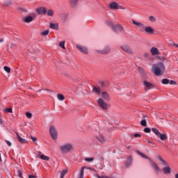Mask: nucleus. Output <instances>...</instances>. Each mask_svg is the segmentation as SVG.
<instances>
[{
    "label": "nucleus",
    "instance_id": "obj_1",
    "mask_svg": "<svg viewBox=\"0 0 178 178\" xmlns=\"http://www.w3.org/2000/svg\"><path fill=\"white\" fill-rule=\"evenodd\" d=\"M152 72L155 76H162L165 73V65L162 62L157 63L152 65Z\"/></svg>",
    "mask_w": 178,
    "mask_h": 178
},
{
    "label": "nucleus",
    "instance_id": "obj_2",
    "mask_svg": "<svg viewBox=\"0 0 178 178\" xmlns=\"http://www.w3.org/2000/svg\"><path fill=\"white\" fill-rule=\"evenodd\" d=\"M61 154H69L70 151L73 150V145L72 143H65L60 147Z\"/></svg>",
    "mask_w": 178,
    "mask_h": 178
},
{
    "label": "nucleus",
    "instance_id": "obj_3",
    "mask_svg": "<svg viewBox=\"0 0 178 178\" xmlns=\"http://www.w3.org/2000/svg\"><path fill=\"white\" fill-rule=\"evenodd\" d=\"M143 87L145 91H149V90H152V88H155V84L145 80L143 81Z\"/></svg>",
    "mask_w": 178,
    "mask_h": 178
},
{
    "label": "nucleus",
    "instance_id": "obj_4",
    "mask_svg": "<svg viewBox=\"0 0 178 178\" xmlns=\"http://www.w3.org/2000/svg\"><path fill=\"white\" fill-rule=\"evenodd\" d=\"M49 133L53 140H58V131L54 126H51L49 129Z\"/></svg>",
    "mask_w": 178,
    "mask_h": 178
},
{
    "label": "nucleus",
    "instance_id": "obj_5",
    "mask_svg": "<svg viewBox=\"0 0 178 178\" xmlns=\"http://www.w3.org/2000/svg\"><path fill=\"white\" fill-rule=\"evenodd\" d=\"M120 48L124 51V52H126V54H128L129 55H133V54H134L133 49L127 44L121 45Z\"/></svg>",
    "mask_w": 178,
    "mask_h": 178
},
{
    "label": "nucleus",
    "instance_id": "obj_6",
    "mask_svg": "<svg viewBox=\"0 0 178 178\" xmlns=\"http://www.w3.org/2000/svg\"><path fill=\"white\" fill-rule=\"evenodd\" d=\"M97 104L99 106L102 108V109H104V111H106V109H108V104L106 102H105V100H104V99L99 98L97 100Z\"/></svg>",
    "mask_w": 178,
    "mask_h": 178
},
{
    "label": "nucleus",
    "instance_id": "obj_7",
    "mask_svg": "<svg viewBox=\"0 0 178 178\" xmlns=\"http://www.w3.org/2000/svg\"><path fill=\"white\" fill-rule=\"evenodd\" d=\"M97 52L101 55H109L111 54V46H106L103 50H98Z\"/></svg>",
    "mask_w": 178,
    "mask_h": 178
},
{
    "label": "nucleus",
    "instance_id": "obj_8",
    "mask_svg": "<svg viewBox=\"0 0 178 178\" xmlns=\"http://www.w3.org/2000/svg\"><path fill=\"white\" fill-rule=\"evenodd\" d=\"M76 47L77 48V49H79V51H80V52H81L82 54H88V49H87V47H84V46H81L79 44H77L76 46Z\"/></svg>",
    "mask_w": 178,
    "mask_h": 178
},
{
    "label": "nucleus",
    "instance_id": "obj_9",
    "mask_svg": "<svg viewBox=\"0 0 178 178\" xmlns=\"http://www.w3.org/2000/svg\"><path fill=\"white\" fill-rule=\"evenodd\" d=\"M113 31L116 33H119V31H123V26L120 24L114 25L113 26Z\"/></svg>",
    "mask_w": 178,
    "mask_h": 178
},
{
    "label": "nucleus",
    "instance_id": "obj_10",
    "mask_svg": "<svg viewBox=\"0 0 178 178\" xmlns=\"http://www.w3.org/2000/svg\"><path fill=\"white\" fill-rule=\"evenodd\" d=\"M95 138L98 141V143L101 144H105V143H106V139H105V137L102 135H99L96 136Z\"/></svg>",
    "mask_w": 178,
    "mask_h": 178
},
{
    "label": "nucleus",
    "instance_id": "obj_11",
    "mask_svg": "<svg viewBox=\"0 0 178 178\" xmlns=\"http://www.w3.org/2000/svg\"><path fill=\"white\" fill-rule=\"evenodd\" d=\"M38 15H47V8L45 7H40L36 9Z\"/></svg>",
    "mask_w": 178,
    "mask_h": 178
},
{
    "label": "nucleus",
    "instance_id": "obj_12",
    "mask_svg": "<svg viewBox=\"0 0 178 178\" xmlns=\"http://www.w3.org/2000/svg\"><path fill=\"white\" fill-rule=\"evenodd\" d=\"M84 169H90V170H95L94 168L82 167L79 172V177L78 178H84Z\"/></svg>",
    "mask_w": 178,
    "mask_h": 178
},
{
    "label": "nucleus",
    "instance_id": "obj_13",
    "mask_svg": "<svg viewBox=\"0 0 178 178\" xmlns=\"http://www.w3.org/2000/svg\"><path fill=\"white\" fill-rule=\"evenodd\" d=\"M102 98H104V99H105V101H107V102H109V101H111V97H109V94H108V92H103L102 93Z\"/></svg>",
    "mask_w": 178,
    "mask_h": 178
},
{
    "label": "nucleus",
    "instance_id": "obj_14",
    "mask_svg": "<svg viewBox=\"0 0 178 178\" xmlns=\"http://www.w3.org/2000/svg\"><path fill=\"white\" fill-rule=\"evenodd\" d=\"M16 136H17V138L19 143H21L22 144H26L27 140L22 138V136H20V135H19L18 133H16Z\"/></svg>",
    "mask_w": 178,
    "mask_h": 178
},
{
    "label": "nucleus",
    "instance_id": "obj_15",
    "mask_svg": "<svg viewBox=\"0 0 178 178\" xmlns=\"http://www.w3.org/2000/svg\"><path fill=\"white\" fill-rule=\"evenodd\" d=\"M150 165L151 166H152L155 172H161V169H159V167L158 166V164H156V163H155L154 161H151Z\"/></svg>",
    "mask_w": 178,
    "mask_h": 178
},
{
    "label": "nucleus",
    "instance_id": "obj_16",
    "mask_svg": "<svg viewBox=\"0 0 178 178\" xmlns=\"http://www.w3.org/2000/svg\"><path fill=\"white\" fill-rule=\"evenodd\" d=\"M150 52H151L152 55H159V54H160L159 50L156 47H152L150 49Z\"/></svg>",
    "mask_w": 178,
    "mask_h": 178
},
{
    "label": "nucleus",
    "instance_id": "obj_17",
    "mask_svg": "<svg viewBox=\"0 0 178 178\" xmlns=\"http://www.w3.org/2000/svg\"><path fill=\"white\" fill-rule=\"evenodd\" d=\"M131 163H133V158L131 156L129 157L127 161L125 162L126 168H129L131 166Z\"/></svg>",
    "mask_w": 178,
    "mask_h": 178
},
{
    "label": "nucleus",
    "instance_id": "obj_18",
    "mask_svg": "<svg viewBox=\"0 0 178 178\" xmlns=\"http://www.w3.org/2000/svg\"><path fill=\"white\" fill-rule=\"evenodd\" d=\"M145 31L147 34H154V29L151 26H147L145 28Z\"/></svg>",
    "mask_w": 178,
    "mask_h": 178
},
{
    "label": "nucleus",
    "instance_id": "obj_19",
    "mask_svg": "<svg viewBox=\"0 0 178 178\" xmlns=\"http://www.w3.org/2000/svg\"><path fill=\"white\" fill-rule=\"evenodd\" d=\"M92 91H93L94 94H97L98 95H99V94H101V88L99 87L93 86Z\"/></svg>",
    "mask_w": 178,
    "mask_h": 178
},
{
    "label": "nucleus",
    "instance_id": "obj_20",
    "mask_svg": "<svg viewBox=\"0 0 178 178\" xmlns=\"http://www.w3.org/2000/svg\"><path fill=\"white\" fill-rule=\"evenodd\" d=\"M163 172L165 175H169L171 172L170 167L165 165V167L163 168Z\"/></svg>",
    "mask_w": 178,
    "mask_h": 178
},
{
    "label": "nucleus",
    "instance_id": "obj_21",
    "mask_svg": "<svg viewBox=\"0 0 178 178\" xmlns=\"http://www.w3.org/2000/svg\"><path fill=\"white\" fill-rule=\"evenodd\" d=\"M145 118H147V116L143 115V120L140 121V125L143 127H147V120H145Z\"/></svg>",
    "mask_w": 178,
    "mask_h": 178
},
{
    "label": "nucleus",
    "instance_id": "obj_22",
    "mask_svg": "<svg viewBox=\"0 0 178 178\" xmlns=\"http://www.w3.org/2000/svg\"><path fill=\"white\" fill-rule=\"evenodd\" d=\"M50 29H52L53 30H58L59 29V24H54L50 23Z\"/></svg>",
    "mask_w": 178,
    "mask_h": 178
},
{
    "label": "nucleus",
    "instance_id": "obj_23",
    "mask_svg": "<svg viewBox=\"0 0 178 178\" xmlns=\"http://www.w3.org/2000/svg\"><path fill=\"white\" fill-rule=\"evenodd\" d=\"M110 8L111 9H118V8H119V6L118 5V3H116V2H111L110 3Z\"/></svg>",
    "mask_w": 178,
    "mask_h": 178
},
{
    "label": "nucleus",
    "instance_id": "obj_24",
    "mask_svg": "<svg viewBox=\"0 0 178 178\" xmlns=\"http://www.w3.org/2000/svg\"><path fill=\"white\" fill-rule=\"evenodd\" d=\"M33 17H31V16H28V17H26L25 18H24V22H25V23H31V22H33Z\"/></svg>",
    "mask_w": 178,
    "mask_h": 178
},
{
    "label": "nucleus",
    "instance_id": "obj_25",
    "mask_svg": "<svg viewBox=\"0 0 178 178\" xmlns=\"http://www.w3.org/2000/svg\"><path fill=\"white\" fill-rule=\"evenodd\" d=\"M158 159L160 161V162H161L163 166H168V163L165 160H163V159H162V156H159Z\"/></svg>",
    "mask_w": 178,
    "mask_h": 178
},
{
    "label": "nucleus",
    "instance_id": "obj_26",
    "mask_svg": "<svg viewBox=\"0 0 178 178\" xmlns=\"http://www.w3.org/2000/svg\"><path fill=\"white\" fill-rule=\"evenodd\" d=\"M161 140V141H165V140H168V136H166L164 134H160L158 136Z\"/></svg>",
    "mask_w": 178,
    "mask_h": 178
},
{
    "label": "nucleus",
    "instance_id": "obj_27",
    "mask_svg": "<svg viewBox=\"0 0 178 178\" xmlns=\"http://www.w3.org/2000/svg\"><path fill=\"white\" fill-rule=\"evenodd\" d=\"M13 3L12 0H6V2L3 4V6H10Z\"/></svg>",
    "mask_w": 178,
    "mask_h": 178
},
{
    "label": "nucleus",
    "instance_id": "obj_28",
    "mask_svg": "<svg viewBox=\"0 0 178 178\" xmlns=\"http://www.w3.org/2000/svg\"><path fill=\"white\" fill-rule=\"evenodd\" d=\"M133 24H135V26H137L138 27H143L144 26V24L140 22H137L135 20H132Z\"/></svg>",
    "mask_w": 178,
    "mask_h": 178
},
{
    "label": "nucleus",
    "instance_id": "obj_29",
    "mask_svg": "<svg viewBox=\"0 0 178 178\" xmlns=\"http://www.w3.org/2000/svg\"><path fill=\"white\" fill-rule=\"evenodd\" d=\"M152 131H153V133H154L157 137H159V136L161 134L159 130H158L156 128H152Z\"/></svg>",
    "mask_w": 178,
    "mask_h": 178
},
{
    "label": "nucleus",
    "instance_id": "obj_30",
    "mask_svg": "<svg viewBox=\"0 0 178 178\" xmlns=\"http://www.w3.org/2000/svg\"><path fill=\"white\" fill-rule=\"evenodd\" d=\"M137 152V154H138V155H140V156H142V158H145V159H149V158L148 157V156H147L145 154H144L143 153H141V152H140V151H137L136 152Z\"/></svg>",
    "mask_w": 178,
    "mask_h": 178
},
{
    "label": "nucleus",
    "instance_id": "obj_31",
    "mask_svg": "<svg viewBox=\"0 0 178 178\" xmlns=\"http://www.w3.org/2000/svg\"><path fill=\"white\" fill-rule=\"evenodd\" d=\"M57 98L59 99V101H65V96H63L62 94H58Z\"/></svg>",
    "mask_w": 178,
    "mask_h": 178
},
{
    "label": "nucleus",
    "instance_id": "obj_32",
    "mask_svg": "<svg viewBox=\"0 0 178 178\" xmlns=\"http://www.w3.org/2000/svg\"><path fill=\"white\" fill-rule=\"evenodd\" d=\"M46 13L47 14L48 16L52 17V16H54V12L52 10V9H49V10H47Z\"/></svg>",
    "mask_w": 178,
    "mask_h": 178
},
{
    "label": "nucleus",
    "instance_id": "obj_33",
    "mask_svg": "<svg viewBox=\"0 0 178 178\" xmlns=\"http://www.w3.org/2000/svg\"><path fill=\"white\" fill-rule=\"evenodd\" d=\"M67 173V170H63V171H61L60 178H64L65 176H66Z\"/></svg>",
    "mask_w": 178,
    "mask_h": 178
},
{
    "label": "nucleus",
    "instance_id": "obj_34",
    "mask_svg": "<svg viewBox=\"0 0 178 178\" xmlns=\"http://www.w3.org/2000/svg\"><path fill=\"white\" fill-rule=\"evenodd\" d=\"M70 3L72 6H76L79 3V0H70Z\"/></svg>",
    "mask_w": 178,
    "mask_h": 178
},
{
    "label": "nucleus",
    "instance_id": "obj_35",
    "mask_svg": "<svg viewBox=\"0 0 178 178\" xmlns=\"http://www.w3.org/2000/svg\"><path fill=\"white\" fill-rule=\"evenodd\" d=\"M85 161L86 162H88L89 163H90L91 162H94V157H91V158L86 157Z\"/></svg>",
    "mask_w": 178,
    "mask_h": 178
},
{
    "label": "nucleus",
    "instance_id": "obj_36",
    "mask_svg": "<svg viewBox=\"0 0 178 178\" xmlns=\"http://www.w3.org/2000/svg\"><path fill=\"white\" fill-rule=\"evenodd\" d=\"M40 159H43V161H49V158L47 156H45L44 154H42L40 156Z\"/></svg>",
    "mask_w": 178,
    "mask_h": 178
},
{
    "label": "nucleus",
    "instance_id": "obj_37",
    "mask_svg": "<svg viewBox=\"0 0 178 178\" xmlns=\"http://www.w3.org/2000/svg\"><path fill=\"white\" fill-rule=\"evenodd\" d=\"M138 29L139 31H141L142 33H144V31H145V27L143 24V26H139L137 28Z\"/></svg>",
    "mask_w": 178,
    "mask_h": 178
},
{
    "label": "nucleus",
    "instance_id": "obj_38",
    "mask_svg": "<svg viewBox=\"0 0 178 178\" xmlns=\"http://www.w3.org/2000/svg\"><path fill=\"white\" fill-rule=\"evenodd\" d=\"M59 47L60 48H63V49H66V47H65V41H62L59 43Z\"/></svg>",
    "mask_w": 178,
    "mask_h": 178
},
{
    "label": "nucleus",
    "instance_id": "obj_39",
    "mask_svg": "<svg viewBox=\"0 0 178 178\" xmlns=\"http://www.w3.org/2000/svg\"><path fill=\"white\" fill-rule=\"evenodd\" d=\"M149 19L150 20V22H152L153 23H155V22H156V19L154 18V16L149 17Z\"/></svg>",
    "mask_w": 178,
    "mask_h": 178
},
{
    "label": "nucleus",
    "instance_id": "obj_40",
    "mask_svg": "<svg viewBox=\"0 0 178 178\" xmlns=\"http://www.w3.org/2000/svg\"><path fill=\"white\" fill-rule=\"evenodd\" d=\"M162 84H169V79H163V80H162Z\"/></svg>",
    "mask_w": 178,
    "mask_h": 178
},
{
    "label": "nucleus",
    "instance_id": "obj_41",
    "mask_svg": "<svg viewBox=\"0 0 178 178\" xmlns=\"http://www.w3.org/2000/svg\"><path fill=\"white\" fill-rule=\"evenodd\" d=\"M147 144H149L150 147H152V148H156V146H154V143H152L151 140H147Z\"/></svg>",
    "mask_w": 178,
    "mask_h": 178
},
{
    "label": "nucleus",
    "instance_id": "obj_42",
    "mask_svg": "<svg viewBox=\"0 0 178 178\" xmlns=\"http://www.w3.org/2000/svg\"><path fill=\"white\" fill-rule=\"evenodd\" d=\"M106 24H108V26H111L112 27V29H113V22H112L111 21H106Z\"/></svg>",
    "mask_w": 178,
    "mask_h": 178
},
{
    "label": "nucleus",
    "instance_id": "obj_43",
    "mask_svg": "<svg viewBox=\"0 0 178 178\" xmlns=\"http://www.w3.org/2000/svg\"><path fill=\"white\" fill-rule=\"evenodd\" d=\"M42 35H48L49 34V30H46L41 33Z\"/></svg>",
    "mask_w": 178,
    "mask_h": 178
},
{
    "label": "nucleus",
    "instance_id": "obj_44",
    "mask_svg": "<svg viewBox=\"0 0 178 178\" xmlns=\"http://www.w3.org/2000/svg\"><path fill=\"white\" fill-rule=\"evenodd\" d=\"M95 176H96V177H98V178H115L113 177H106V176L99 177V175L97 174H96Z\"/></svg>",
    "mask_w": 178,
    "mask_h": 178
},
{
    "label": "nucleus",
    "instance_id": "obj_45",
    "mask_svg": "<svg viewBox=\"0 0 178 178\" xmlns=\"http://www.w3.org/2000/svg\"><path fill=\"white\" fill-rule=\"evenodd\" d=\"M26 116L28 119H31V118H33V114H31V113H26Z\"/></svg>",
    "mask_w": 178,
    "mask_h": 178
},
{
    "label": "nucleus",
    "instance_id": "obj_46",
    "mask_svg": "<svg viewBox=\"0 0 178 178\" xmlns=\"http://www.w3.org/2000/svg\"><path fill=\"white\" fill-rule=\"evenodd\" d=\"M4 70L5 72H6L7 73H10V68L8 66H5L4 67Z\"/></svg>",
    "mask_w": 178,
    "mask_h": 178
},
{
    "label": "nucleus",
    "instance_id": "obj_47",
    "mask_svg": "<svg viewBox=\"0 0 178 178\" xmlns=\"http://www.w3.org/2000/svg\"><path fill=\"white\" fill-rule=\"evenodd\" d=\"M144 132L145 133H151V129H149V127H146L144 129Z\"/></svg>",
    "mask_w": 178,
    "mask_h": 178
},
{
    "label": "nucleus",
    "instance_id": "obj_48",
    "mask_svg": "<svg viewBox=\"0 0 178 178\" xmlns=\"http://www.w3.org/2000/svg\"><path fill=\"white\" fill-rule=\"evenodd\" d=\"M170 47H175V48H178V44H176L175 42L170 43Z\"/></svg>",
    "mask_w": 178,
    "mask_h": 178
},
{
    "label": "nucleus",
    "instance_id": "obj_49",
    "mask_svg": "<svg viewBox=\"0 0 178 178\" xmlns=\"http://www.w3.org/2000/svg\"><path fill=\"white\" fill-rule=\"evenodd\" d=\"M4 112H8L9 113H12V108H6L4 109Z\"/></svg>",
    "mask_w": 178,
    "mask_h": 178
},
{
    "label": "nucleus",
    "instance_id": "obj_50",
    "mask_svg": "<svg viewBox=\"0 0 178 178\" xmlns=\"http://www.w3.org/2000/svg\"><path fill=\"white\" fill-rule=\"evenodd\" d=\"M7 145H8V147H12V143H10V141L8 140H5Z\"/></svg>",
    "mask_w": 178,
    "mask_h": 178
},
{
    "label": "nucleus",
    "instance_id": "obj_51",
    "mask_svg": "<svg viewBox=\"0 0 178 178\" xmlns=\"http://www.w3.org/2000/svg\"><path fill=\"white\" fill-rule=\"evenodd\" d=\"M169 84H170L171 86H175L176 85V81H169Z\"/></svg>",
    "mask_w": 178,
    "mask_h": 178
},
{
    "label": "nucleus",
    "instance_id": "obj_52",
    "mask_svg": "<svg viewBox=\"0 0 178 178\" xmlns=\"http://www.w3.org/2000/svg\"><path fill=\"white\" fill-rule=\"evenodd\" d=\"M134 137H135V138H137L138 137L140 138V137H141V134H135L134 135Z\"/></svg>",
    "mask_w": 178,
    "mask_h": 178
},
{
    "label": "nucleus",
    "instance_id": "obj_53",
    "mask_svg": "<svg viewBox=\"0 0 178 178\" xmlns=\"http://www.w3.org/2000/svg\"><path fill=\"white\" fill-rule=\"evenodd\" d=\"M18 176H19V177H22V171L18 170Z\"/></svg>",
    "mask_w": 178,
    "mask_h": 178
},
{
    "label": "nucleus",
    "instance_id": "obj_54",
    "mask_svg": "<svg viewBox=\"0 0 178 178\" xmlns=\"http://www.w3.org/2000/svg\"><path fill=\"white\" fill-rule=\"evenodd\" d=\"M31 140L33 141V143H35L37 138L31 136Z\"/></svg>",
    "mask_w": 178,
    "mask_h": 178
},
{
    "label": "nucleus",
    "instance_id": "obj_55",
    "mask_svg": "<svg viewBox=\"0 0 178 178\" xmlns=\"http://www.w3.org/2000/svg\"><path fill=\"white\" fill-rule=\"evenodd\" d=\"M118 9H122V10H125L126 8H124V7H122L120 6H118Z\"/></svg>",
    "mask_w": 178,
    "mask_h": 178
},
{
    "label": "nucleus",
    "instance_id": "obj_56",
    "mask_svg": "<svg viewBox=\"0 0 178 178\" xmlns=\"http://www.w3.org/2000/svg\"><path fill=\"white\" fill-rule=\"evenodd\" d=\"M100 84H101L102 87H104L105 83L104 81H101Z\"/></svg>",
    "mask_w": 178,
    "mask_h": 178
},
{
    "label": "nucleus",
    "instance_id": "obj_57",
    "mask_svg": "<svg viewBox=\"0 0 178 178\" xmlns=\"http://www.w3.org/2000/svg\"><path fill=\"white\" fill-rule=\"evenodd\" d=\"M29 178H35V176H34V175H29Z\"/></svg>",
    "mask_w": 178,
    "mask_h": 178
},
{
    "label": "nucleus",
    "instance_id": "obj_58",
    "mask_svg": "<svg viewBox=\"0 0 178 178\" xmlns=\"http://www.w3.org/2000/svg\"><path fill=\"white\" fill-rule=\"evenodd\" d=\"M138 70L140 73L143 72V68H138Z\"/></svg>",
    "mask_w": 178,
    "mask_h": 178
},
{
    "label": "nucleus",
    "instance_id": "obj_59",
    "mask_svg": "<svg viewBox=\"0 0 178 178\" xmlns=\"http://www.w3.org/2000/svg\"><path fill=\"white\" fill-rule=\"evenodd\" d=\"M126 148L127 149H130V148H131V146H127Z\"/></svg>",
    "mask_w": 178,
    "mask_h": 178
},
{
    "label": "nucleus",
    "instance_id": "obj_60",
    "mask_svg": "<svg viewBox=\"0 0 178 178\" xmlns=\"http://www.w3.org/2000/svg\"><path fill=\"white\" fill-rule=\"evenodd\" d=\"M175 178H178V173H177V174L175 175Z\"/></svg>",
    "mask_w": 178,
    "mask_h": 178
},
{
    "label": "nucleus",
    "instance_id": "obj_61",
    "mask_svg": "<svg viewBox=\"0 0 178 178\" xmlns=\"http://www.w3.org/2000/svg\"><path fill=\"white\" fill-rule=\"evenodd\" d=\"M0 124H2V119L0 118Z\"/></svg>",
    "mask_w": 178,
    "mask_h": 178
},
{
    "label": "nucleus",
    "instance_id": "obj_62",
    "mask_svg": "<svg viewBox=\"0 0 178 178\" xmlns=\"http://www.w3.org/2000/svg\"><path fill=\"white\" fill-rule=\"evenodd\" d=\"M0 162H2V158L0 156Z\"/></svg>",
    "mask_w": 178,
    "mask_h": 178
},
{
    "label": "nucleus",
    "instance_id": "obj_63",
    "mask_svg": "<svg viewBox=\"0 0 178 178\" xmlns=\"http://www.w3.org/2000/svg\"><path fill=\"white\" fill-rule=\"evenodd\" d=\"M3 41V40H2V39H1V40H0V42H2Z\"/></svg>",
    "mask_w": 178,
    "mask_h": 178
},
{
    "label": "nucleus",
    "instance_id": "obj_64",
    "mask_svg": "<svg viewBox=\"0 0 178 178\" xmlns=\"http://www.w3.org/2000/svg\"><path fill=\"white\" fill-rule=\"evenodd\" d=\"M63 22H66V18H65V19H63Z\"/></svg>",
    "mask_w": 178,
    "mask_h": 178
}]
</instances>
